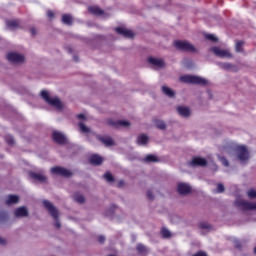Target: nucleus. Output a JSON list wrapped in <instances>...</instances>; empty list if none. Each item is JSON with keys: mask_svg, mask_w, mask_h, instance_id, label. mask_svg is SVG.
Returning a JSON list of instances; mask_svg holds the SVG:
<instances>
[{"mask_svg": "<svg viewBox=\"0 0 256 256\" xmlns=\"http://www.w3.org/2000/svg\"><path fill=\"white\" fill-rule=\"evenodd\" d=\"M181 83H188L190 85H208L209 82L207 79L201 76H193V75H183L180 78Z\"/></svg>", "mask_w": 256, "mask_h": 256, "instance_id": "nucleus-1", "label": "nucleus"}, {"mask_svg": "<svg viewBox=\"0 0 256 256\" xmlns=\"http://www.w3.org/2000/svg\"><path fill=\"white\" fill-rule=\"evenodd\" d=\"M43 205L45 209L49 211L51 217L56 220V222L54 223L55 227H57V229H61V223L59 222V210H57V208H55V206L48 200H44Z\"/></svg>", "mask_w": 256, "mask_h": 256, "instance_id": "nucleus-2", "label": "nucleus"}, {"mask_svg": "<svg viewBox=\"0 0 256 256\" xmlns=\"http://www.w3.org/2000/svg\"><path fill=\"white\" fill-rule=\"evenodd\" d=\"M40 95L48 105L56 107V109H63V104L58 97L51 98V96H49V92L46 90H42Z\"/></svg>", "mask_w": 256, "mask_h": 256, "instance_id": "nucleus-3", "label": "nucleus"}, {"mask_svg": "<svg viewBox=\"0 0 256 256\" xmlns=\"http://www.w3.org/2000/svg\"><path fill=\"white\" fill-rule=\"evenodd\" d=\"M174 47L179 51H186L187 53H196L197 49L191 43L187 41L176 40L174 41Z\"/></svg>", "mask_w": 256, "mask_h": 256, "instance_id": "nucleus-4", "label": "nucleus"}, {"mask_svg": "<svg viewBox=\"0 0 256 256\" xmlns=\"http://www.w3.org/2000/svg\"><path fill=\"white\" fill-rule=\"evenodd\" d=\"M235 152L239 161H248L249 150L247 149V146H243V145L236 146Z\"/></svg>", "mask_w": 256, "mask_h": 256, "instance_id": "nucleus-5", "label": "nucleus"}, {"mask_svg": "<svg viewBox=\"0 0 256 256\" xmlns=\"http://www.w3.org/2000/svg\"><path fill=\"white\" fill-rule=\"evenodd\" d=\"M235 207H240L242 211H253L256 209V202L251 203L245 200H236L234 203Z\"/></svg>", "mask_w": 256, "mask_h": 256, "instance_id": "nucleus-6", "label": "nucleus"}, {"mask_svg": "<svg viewBox=\"0 0 256 256\" xmlns=\"http://www.w3.org/2000/svg\"><path fill=\"white\" fill-rule=\"evenodd\" d=\"M52 175H60V177H72L73 173L70 170H67L66 168H63L61 166H56L51 168Z\"/></svg>", "mask_w": 256, "mask_h": 256, "instance_id": "nucleus-7", "label": "nucleus"}, {"mask_svg": "<svg viewBox=\"0 0 256 256\" xmlns=\"http://www.w3.org/2000/svg\"><path fill=\"white\" fill-rule=\"evenodd\" d=\"M6 58L10 63H23L25 61V56L16 52L8 53Z\"/></svg>", "mask_w": 256, "mask_h": 256, "instance_id": "nucleus-8", "label": "nucleus"}, {"mask_svg": "<svg viewBox=\"0 0 256 256\" xmlns=\"http://www.w3.org/2000/svg\"><path fill=\"white\" fill-rule=\"evenodd\" d=\"M52 139L58 145H65V143H67V137L57 130L52 132Z\"/></svg>", "mask_w": 256, "mask_h": 256, "instance_id": "nucleus-9", "label": "nucleus"}, {"mask_svg": "<svg viewBox=\"0 0 256 256\" xmlns=\"http://www.w3.org/2000/svg\"><path fill=\"white\" fill-rule=\"evenodd\" d=\"M212 51L215 55H217V57H226L227 59H231V57H233V55L231 54V52H229V50H224L221 49L219 47H213Z\"/></svg>", "mask_w": 256, "mask_h": 256, "instance_id": "nucleus-10", "label": "nucleus"}, {"mask_svg": "<svg viewBox=\"0 0 256 256\" xmlns=\"http://www.w3.org/2000/svg\"><path fill=\"white\" fill-rule=\"evenodd\" d=\"M115 31L118 35H123V37H126L127 39H133V37H135V33H133V31L123 27H116Z\"/></svg>", "mask_w": 256, "mask_h": 256, "instance_id": "nucleus-11", "label": "nucleus"}, {"mask_svg": "<svg viewBox=\"0 0 256 256\" xmlns=\"http://www.w3.org/2000/svg\"><path fill=\"white\" fill-rule=\"evenodd\" d=\"M177 192L179 195H189L191 193V186L187 183H178Z\"/></svg>", "mask_w": 256, "mask_h": 256, "instance_id": "nucleus-12", "label": "nucleus"}, {"mask_svg": "<svg viewBox=\"0 0 256 256\" xmlns=\"http://www.w3.org/2000/svg\"><path fill=\"white\" fill-rule=\"evenodd\" d=\"M108 124H110L115 129H119V127H129L131 125V123H129L127 120H108Z\"/></svg>", "mask_w": 256, "mask_h": 256, "instance_id": "nucleus-13", "label": "nucleus"}, {"mask_svg": "<svg viewBox=\"0 0 256 256\" xmlns=\"http://www.w3.org/2000/svg\"><path fill=\"white\" fill-rule=\"evenodd\" d=\"M192 167H205L207 166V160L201 157H194L190 162Z\"/></svg>", "mask_w": 256, "mask_h": 256, "instance_id": "nucleus-14", "label": "nucleus"}, {"mask_svg": "<svg viewBox=\"0 0 256 256\" xmlns=\"http://www.w3.org/2000/svg\"><path fill=\"white\" fill-rule=\"evenodd\" d=\"M96 139H98V141H100V143H103V145H105L106 147H112V145H115V142L109 136L97 135Z\"/></svg>", "mask_w": 256, "mask_h": 256, "instance_id": "nucleus-15", "label": "nucleus"}, {"mask_svg": "<svg viewBox=\"0 0 256 256\" xmlns=\"http://www.w3.org/2000/svg\"><path fill=\"white\" fill-rule=\"evenodd\" d=\"M29 176L34 181H39L40 183H47V176L43 175L42 173L30 172Z\"/></svg>", "mask_w": 256, "mask_h": 256, "instance_id": "nucleus-16", "label": "nucleus"}, {"mask_svg": "<svg viewBox=\"0 0 256 256\" xmlns=\"http://www.w3.org/2000/svg\"><path fill=\"white\" fill-rule=\"evenodd\" d=\"M89 162L91 165H95L96 167L103 164V157L98 154H94L90 156Z\"/></svg>", "mask_w": 256, "mask_h": 256, "instance_id": "nucleus-17", "label": "nucleus"}, {"mask_svg": "<svg viewBox=\"0 0 256 256\" xmlns=\"http://www.w3.org/2000/svg\"><path fill=\"white\" fill-rule=\"evenodd\" d=\"M15 217H29V210L25 206L19 207L14 212Z\"/></svg>", "mask_w": 256, "mask_h": 256, "instance_id": "nucleus-18", "label": "nucleus"}, {"mask_svg": "<svg viewBox=\"0 0 256 256\" xmlns=\"http://www.w3.org/2000/svg\"><path fill=\"white\" fill-rule=\"evenodd\" d=\"M148 63H150L151 65H154L155 67H160V68L165 67V62L163 60L153 58V57L148 58Z\"/></svg>", "mask_w": 256, "mask_h": 256, "instance_id": "nucleus-19", "label": "nucleus"}, {"mask_svg": "<svg viewBox=\"0 0 256 256\" xmlns=\"http://www.w3.org/2000/svg\"><path fill=\"white\" fill-rule=\"evenodd\" d=\"M177 111L182 117H189L191 115V110L188 107L179 106Z\"/></svg>", "mask_w": 256, "mask_h": 256, "instance_id": "nucleus-20", "label": "nucleus"}, {"mask_svg": "<svg viewBox=\"0 0 256 256\" xmlns=\"http://www.w3.org/2000/svg\"><path fill=\"white\" fill-rule=\"evenodd\" d=\"M88 11L92 14V15H97V16H101L103 15V10L97 6H90L88 7Z\"/></svg>", "mask_w": 256, "mask_h": 256, "instance_id": "nucleus-21", "label": "nucleus"}, {"mask_svg": "<svg viewBox=\"0 0 256 256\" xmlns=\"http://www.w3.org/2000/svg\"><path fill=\"white\" fill-rule=\"evenodd\" d=\"M148 142H149V137H147V135H145V134L139 135L137 137L138 145H147Z\"/></svg>", "mask_w": 256, "mask_h": 256, "instance_id": "nucleus-22", "label": "nucleus"}, {"mask_svg": "<svg viewBox=\"0 0 256 256\" xmlns=\"http://www.w3.org/2000/svg\"><path fill=\"white\" fill-rule=\"evenodd\" d=\"M15 203H19V196L17 195H9L6 200V205H14Z\"/></svg>", "mask_w": 256, "mask_h": 256, "instance_id": "nucleus-23", "label": "nucleus"}, {"mask_svg": "<svg viewBox=\"0 0 256 256\" xmlns=\"http://www.w3.org/2000/svg\"><path fill=\"white\" fill-rule=\"evenodd\" d=\"M62 23L65 25H73V17L69 14H63L62 15Z\"/></svg>", "mask_w": 256, "mask_h": 256, "instance_id": "nucleus-24", "label": "nucleus"}, {"mask_svg": "<svg viewBox=\"0 0 256 256\" xmlns=\"http://www.w3.org/2000/svg\"><path fill=\"white\" fill-rule=\"evenodd\" d=\"M6 25L9 29H18L19 20H8L6 21Z\"/></svg>", "mask_w": 256, "mask_h": 256, "instance_id": "nucleus-25", "label": "nucleus"}, {"mask_svg": "<svg viewBox=\"0 0 256 256\" xmlns=\"http://www.w3.org/2000/svg\"><path fill=\"white\" fill-rule=\"evenodd\" d=\"M162 92L168 97H175V92L167 86H162Z\"/></svg>", "mask_w": 256, "mask_h": 256, "instance_id": "nucleus-26", "label": "nucleus"}, {"mask_svg": "<svg viewBox=\"0 0 256 256\" xmlns=\"http://www.w3.org/2000/svg\"><path fill=\"white\" fill-rule=\"evenodd\" d=\"M146 163H157L159 161V158L157 156L150 154L145 157Z\"/></svg>", "mask_w": 256, "mask_h": 256, "instance_id": "nucleus-27", "label": "nucleus"}, {"mask_svg": "<svg viewBox=\"0 0 256 256\" xmlns=\"http://www.w3.org/2000/svg\"><path fill=\"white\" fill-rule=\"evenodd\" d=\"M155 125H156L157 129H161L162 131L167 129V124H165V122H163L161 120H155Z\"/></svg>", "mask_w": 256, "mask_h": 256, "instance_id": "nucleus-28", "label": "nucleus"}, {"mask_svg": "<svg viewBox=\"0 0 256 256\" xmlns=\"http://www.w3.org/2000/svg\"><path fill=\"white\" fill-rule=\"evenodd\" d=\"M74 200L76 201V203H85V196H83V194L76 193L74 195Z\"/></svg>", "mask_w": 256, "mask_h": 256, "instance_id": "nucleus-29", "label": "nucleus"}, {"mask_svg": "<svg viewBox=\"0 0 256 256\" xmlns=\"http://www.w3.org/2000/svg\"><path fill=\"white\" fill-rule=\"evenodd\" d=\"M161 235L163 239H169L171 237V231H169L167 228H162Z\"/></svg>", "mask_w": 256, "mask_h": 256, "instance_id": "nucleus-30", "label": "nucleus"}, {"mask_svg": "<svg viewBox=\"0 0 256 256\" xmlns=\"http://www.w3.org/2000/svg\"><path fill=\"white\" fill-rule=\"evenodd\" d=\"M136 251H138L140 255H143V253H147V247H145L143 244H138L136 246Z\"/></svg>", "mask_w": 256, "mask_h": 256, "instance_id": "nucleus-31", "label": "nucleus"}, {"mask_svg": "<svg viewBox=\"0 0 256 256\" xmlns=\"http://www.w3.org/2000/svg\"><path fill=\"white\" fill-rule=\"evenodd\" d=\"M104 179H106L108 183H113V181H115V178L113 177V174H111V172H106L104 174Z\"/></svg>", "mask_w": 256, "mask_h": 256, "instance_id": "nucleus-32", "label": "nucleus"}, {"mask_svg": "<svg viewBox=\"0 0 256 256\" xmlns=\"http://www.w3.org/2000/svg\"><path fill=\"white\" fill-rule=\"evenodd\" d=\"M243 45H245V42H243V41H238V42L236 43L235 49H236V52H237V53H242V51H243Z\"/></svg>", "mask_w": 256, "mask_h": 256, "instance_id": "nucleus-33", "label": "nucleus"}, {"mask_svg": "<svg viewBox=\"0 0 256 256\" xmlns=\"http://www.w3.org/2000/svg\"><path fill=\"white\" fill-rule=\"evenodd\" d=\"M79 129L81 131V133H89L91 130L85 126V124H83L82 122H80L79 124Z\"/></svg>", "mask_w": 256, "mask_h": 256, "instance_id": "nucleus-34", "label": "nucleus"}, {"mask_svg": "<svg viewBox=\"0 0 256 256\" xmlns=\"http://www.w3.org/2000/svg\"><path fill=\"white\" fill-rule=\"evenodd\" d=\"M5 141L8 145H15V139L11 135H6Z\"/></svg>", "mask_w": 256, "mask_h": 256, "instance_id": "nucleus-35", "label": "nucleus"}, {"mask_svg": "<svg viewBox=\"0 0 256 256\" xmlns=\"http://www.w3.org/2000/svg\"><path fill=\"white\" fill-rule=\"evenodd\" d=\"M206 39H208L209 41H212L213 43H217V41H219V39L215 37V35L213 34H207Z\"/></svg>", "mask_w": 256, "mask_h": 256, "instance_id": "nucleus-36", "label": "nucleus"}, {"mask_svg": "<svg viewBox=\"0 0 256 256\" xmlns=\"http://www.w3.org/2000/svg\"><path fill=\"white\" fill-rule=\"evenodd\" d=\"M249 199H256V190L251 189L247 192Z\"/></svg>", "mask_w": 256, "mask_h": 256, "instance_id": "nucleus-37", "label": "nucleus"}, {"mask_svg": "<svg viewBox=\"0 0 256 256\" xmlns=\"http://www.w3.org/2000/svg\"><path fill=\"white\" fill-rule=\"evenodd\" d=\"M222 69H226L227 71L233 69V64L231 63H222L221 64Z\"/></svg>", "mask_w": 256, "mask_h": 256, "instance_id": "nucleus-38", "label": "nucleus"}, {"mask_svg": "<svg viewBox=\"0 0 256 256\" xmlns=\"http://www.w3.org/2000/svg\"><path fill=\"white\" fill-rule=\"evenodd\" d=\"M8 217L9 215L7 214V212L5 211L0 212V221H5Z\"/></svg>", "mask_w": 256, "mask_h": 256, "instance_id": "nucleus-39", "label": "nucleus"}, {"mask_svg": "<svg viewBox=\"0 0 256 256\" xmlns=\"http://www.w3.org/2000/svg\"><path fill=\"white\" fill-rule=\"evenodd\" d=\"M199 227H200V229H209L211 227V225H209V223H207V222H201L199 224Z\"/></svg>", "mask_w": 256, "mask_h": 256, "instance_id": "nucleus-40", "label": "nucleus"}, {"mask_svg": "<svg viewBox=\"0 0 256 256\" xmlns=\"http://www.w3.org/2000/svg\"><path fill=\"white\" fill-rule=\"evenodd\" d=\"M224 191H225V186L223 184L219 183L217 185V192L218 193H223Z\"/></svg>", "mask_w": 256, "mask_h": 256, "instance_id": "nucleus-41", "label": "nucleus"}, {"mask_svg": "<svg viewBox=\"0 0 256 256\" xmlns=\"http://www.w3.org/2000/svg\"><path fill=\"white\" fill-rule=\"evenodd\" d=\"M47 17L48 19H55V12H53V10H48Z\"/></svg>", "mask_w": 256, "mask_h": 256, "instance_id": "nucleus-42", "label": "nucleus"}, {"mask_svg": "<svg viewBox=\"0 0 256 256\" xmlns=\"http://www.w3.org/2000/svg\"><path fill=\"white\" fill-rule=\"evenodd\" d=\"M147 199H149L150 201H153L155 199V196H153V192H151V190L147 192Z\"/></svg>", "mask_w": 256, "mask_h": 256, "instance_id": "nucleus-43", "label": "nucleus"}, {"mask_svg": "<svg viewBox=\"0 0 256 256\" xmlns=\"http://www.w3.org/2000/svg\"><path fill=\"white\" fill-rule=\"evenodd\" d=\"M222 163L225 167H229V161H227V159L223 158Z\"/></svg>", "mask_w": 256, "mask_h": 256, "instance_id": "nucleus-44", "label": "nucleus"}, {"mask_svg": "<svg viewBox=\"0 0 256 256\" xmlns=\"http://www.w3.org/2000/svg\"><path fill=\"white\" fill-rule=\"evenodd\" d=\"M98 242L105 243V236H99L98 237Z\"/></svg>", "mask_w": 256, "mask_h": 256, "instance_id": "nucleus-45", "label": "nucleus"}, {"mask_svg": "<svg viewBox=\"0 0 256 256\" xmlns=\"http://www.w3.org/2000/svg\"><path fill=\"white\" fill-rule=\"evenodd\" d=\"M31 35H37V30L35 28L30 29Z\"/></svg>", "mask_w": 256, "mask_h": 256, "instance_id": "nucleus-46", "label": "nucleus"}, {"mask_svg": "<svg viewBox=\"0 0 256 256\" xmlns=\"http://www.w3.org/2000/svg\"><path fill=\"white\" fill-rule=\"evenodd\" d=\"M7 243V240L0 237V245H5Z\"/></svg>", "mask_w": 256, "mask_h": 256, "instance_id": "nucleus-47", "label": "nucleus"}, {"mask_svg": "<svg viewBox=\"0 0 256 256\" xmlns=\"http://www.w3.org/2000/svg\"><path fill=\"white\" fill-rule=\"evenodd\" d=\"M123 185H125V182L123 180H120L118 182V187L121 188V187H123Z\"/></svg>", "mask_w": 256, "mask_h": 256, "instance_id": "nucleus-48", "label": "nucleus"}, {"mask_svg": "<svg viewBox=\"0 0 256 256\" xmlns=\"http://www.w3.org/2000/svg\"><path fill=\"white\" fill-rule=\"evenodd\" d=\"M77 119H85V114H78Z\"/></svg>", "mask_w": 256, "mask_h": 256, "instance_id": "nucleus-49", "label": "nucleus"}, {"mask_svg": "<svg viewBox=\"0 0 256 256\" xmlns=\"http://www.w3.org/2000/svg\"><path fill=\"white\" fill-rule=\"evenodd\" d=\"M235 247H236L237 249H241V243L236 242Z\"/></svg>", "mask_w": 256, "mask_h": 256, "instance_id": "nucleus-50", "label": "nucleus"}, {"mask_svg": "<svg viewBox=\"0 0 256 256\" xmlns=\"http://www.w3.org/2000/svg\"><path fill=\"white\" fill-rule=\"evenodd\" d=\"M68 51L69 53H73V50L71 49V47H68Z\"/></svg>", "mask_w": 256, "mask_h": 256, "instance_id": "nucleus-51", "label": "nucleus"}, {"mask_svg": "<svg viewBox=\"0 0 256 256\" xmlns=\"http://www.w3.org/2000/svg\"><path fill=\"white\" fill-rule=\"evenodd\" d=\"M74 59H75V61H78V60H77V57H74Z\"/></svg>", "mask_w": 256, "mask_h": 256, "instance_id": "nucleus-52", "label": "nucleus"}]
</instances>
